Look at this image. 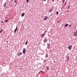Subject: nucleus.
Returning a JSON list of instances; mask_svg holds the SVG:
<instances>
[{
    "label": "nucleus",
    "instance_id": "1",
    "mask_svg": "<svg viewBox=\"0 0 77 77\" xmlns=\"http://www.w3.org/2000/svg\"><path fill=\"white\" fill-rule=\"evenodd\" d=\"M17 30H18V26H17L16 28L14 30V33H16V32H17Z\"/></svg>",
    "mask_w": 77,
    "mask_h": 77
},
{
    "label": "nucleus",
    "instance_id": "2",
    "mask_svg": "<svg viewBox=\"0 0 77 77\" xmlns=\"http://www.w3.org/2000/svg\"><path fill=\"white\" fill-rule=\"evenodd\" d=\"M47 19H48V18L47 17H45L44 18V20H45V21H46V20H47Z\"/></svg>",
    "mask_w": 77,
    "mask_h": 77
},
{
    "label": "nucleus",
    "instance_id": "3",
    "mask_svg": "<svg viewBox=\"0 0 77 77\" xmlns=\"http://www.w3.org/2000/svg\"><path fill=\"white\" fill-rule=\"evenodd\" d=\"M68 48L69 49H71V48H72V45L69 46L68 47Z\"/></svg>",
    "mask_w": 77,
    "mask_h": 77
},
{
    "label": "nucleus",
    "instance_id": "4",
    "mask_svg": "<svg viewBox=\"0 0 77 77\" xmlns=\"http://www.w3.org/2000/svg\"><path fill=\"white\" fill-rule=\"evenodd\" d=\"M18 56H21V55H22V53L20 52L18 54Z\"/></svg>",
    "mask_w": 77,
    "mask_h": 77
},
{
    "label": "nucleus",
    "instance_id": "5",
    "mask_svg": "<svg viewBox=\"0 0 77 77\" xmlns=\"http://www.w3.org/2000/svg\"><path fill=\"white\" fill-rule=\"evenodd\" d=\"M23 54H25V53H26V50L24 49L23 50Z\"/></svg>",
    "mask_w": 77,
    "mask_h": 77
},
{
    "label": "nucleus",
    "instance_id": "6",
    "mask_svg": "<svg viewBox=\"0 0 77 77\" xmlns=\"http://www.w3.org/2000/svg\"><path fill=\"white\" fill-rule=\"evenodd\" d=\"M25 15V14L24 13H23L21 14V17H24V15Z\"/></svg>",
    "mask_w": 77,
    "mask_h": 77
},
{
    "label": "nucleus",
    "instance_id": "7",
    "mask_svg": "<svg viewBox=\"0 0 77 77\" xmlns=\"http://www.w3.org/2000/svg\"><path fill=\"white\" fill-rule=\"evenodd\" d=\"M68 26V24H66V25L65 26V27H66L67 26Z\"/></svg>",
    "mask_w": 77,
    "mask_h": 77
},
{
    "label": "nucleus",
    "instance_id": "8",
    "mask_svg": "<svg viewBox=\"0 0 77 77\" xmlns=\"http://www.w3.org/2000/svg\"><path fill=\"white\" fill-rule=\"evenodd\" d=\"M6 2H5L4 5V7L5 8L6 7Z\"/></svg>",
    "mask_w": 77,
    "mask_h": 77
},
{
    "label": "nucleus",
    "instance_id": "9",
    "mask_svg": "<svg viewBox=\"0 0 77 77\" xmlns=\"http://www.w3.org/2000/svg\"><path fill=\"white\" fill-rule=\"evenodd\" d=\"M44 40L45 41V42H47V40L46 39H45Z\"/></svg>",
    "mask_w": 77,
    "mask_h": 77
},
{
    "label": "nucleus",
    "instance_id": "10",
    "mask_svg": "<svg viewBox=\"0 0 77 77\" xmlns=\"http://www.w3.org/2000/svg\"><path fill=\"white\" fill-rule=\"evenodd\" d=\"M27 43H28V41H27L26 43H25V45H27Z\"/></svg>",
    "mask_w": 77,
    "mask_h": 77
},
{
    "label": "nucleus",
    "instance_id": "11",
    "mask_svg": "<svg viewBox=\"0 0 77 77\" xmlns=\"http://www.w3.org/2000/svg\"><path fill=\"white\" fill-rule=\"evenodd\" d=\"M49 12H52V10L51 9L49 11Z\"/></svg>",
    "mask_w": 77,
    "mask_h": 77
},
{
    "label": "nucleus",
    "instance_id": "12",
    "mask_svg": "<svg viewBox=\"0 0 77 77\" xmlns=\"http://www.w3.org/2000/svg\"><path fill=\"white\" fill-rule=\"evenodd\" d=\"M56 14H57V15H58L59 14V12L58 11L56 12Z\"/></svg>",
    "mask_w": 77,
    "mask_h": 77
},
{
    "label": "nucleus",
    "instance_id": "13",
    "mask_svg": "<svg viewBox=\"0 0 77 77\" xmlns=\"http://www.w3.org/2000/svg\"><path fill=\"white\" fill-rule=\"evenodd\" d=\"M45 57L46 58L47 57H48V55H47V54H46Z\"/></svg>",
    "mask_w": 77,
    "mask_h": 77
},
{
    "label": "nucleus",
    "instance_id": "14",
    "mask_svg": "<svg viewBox=\"0 0 77 77\" xmlns=\"http://www.w3.org/2000/svg\"><path fill=\"white\" fill-rule=\"evenodd\" d=\"M43 36H44V34H42V37H43Z\"/></svg>",
    "mask_w": 77,
    "mask_h": 77
},
{
    "label": "nucleus",
    "instance_id": "15",
    "mask_svg": "<svg viewBox=\"0 0 77 77\" xmlns=\"http://www.w3.org/2000/svg\"><path fill=\"white\" fill-rule=\"evenodd\" d=\"M2 31H3V29H1V30L0 31V33H1V32H2Z\"/></svg>",
    "mask_w": 77,
    "mask_h": 77
},
{
    "label": "nucleus",
    "instance_id": "16",
    "mask_svg": "<svg viewBox=\"0 0 77 77\" xmlns=\"http://www.w3.org/2000/svg\"><path fill=\"white\" fill-rule=\"evenodd\" d=\"M63 1V3L64 2H65V0H62Z\"/></svg>",
    "mask_w": 77,
    "mask_h": 77
},
{
    "label": "nucleus",
    "instance_id": "17",
    "mask_svg": "<svg viewBox=\"0 0 77 77\" xmlns=\"http://www.w3.org/2000/svg\"><path fill=\"white\" fill-rule=\"evenodd\" d=\"M5 22L6 23H8V20H6V21H5Z\"/></svg>",
    "mask_w": 77,
    "mask_h": 77
},
{
    "label": "nucleus",
    "instance_id": "18",
    "mask_svg": "<svg viewBox=\"0 0 77 77\" xmlns=\"http://www.w3.org/2000/svg\"><path fill=\"white\" fill-rule=\"evenodd\" d=\"M48 45H49V47L50 46V44H49L48 43Z\"/></svg>",
    "mask_w": 77,
    "mask_h": 77
},
{
    "label": "nucleus",
    "instance_id": "19",
    "mask_svg": "<svg viewBox=\"0 0 77 77\" xmlns=\"http://www.w3.org/2000/svg\"><path fill=\"white\" fill-rule=\"evenodd\" d=\"M39 72H44L43 71H40Z\"/></svg>",
    "mask_w": 77,
    "mask_h": 77
},
{
    "label": "nucleus",
    "instance_id": "20",
    "mask_svg": "<svg viewBox=\"0 0 77 77\" xmlns=\"http://www.w3.org/2000/svg\"><path fill=\"white\" fill-rule=\"evenodd\" d=\"M29 1V0H27V3H28Z\"/></svg>",
    "mask_w": 77,
    "mask_h": 77
},
{
    "label": "nucleus",
    "instance_id": "21",
    "mask_svg": "<svg viewBox=\"0 0 77 77\" xmlns=\"http://www.w3.org/2000/svg\"><path fill=\"white\" fill-rule=\"evenodd\" d=\"M69 60V57H68L67 58V60Z\"/></svg>",
    "mask_w": 77,
    "mask_h": 77
},
{
    "label": "nucleus",
    "instance_id": "22",
    "mask_svg": "<svg viewBox=\"0 0 77 77\" xmlns=\"http://www.w3.org/2000/svg\"><path fill=\"white\" fill-rule=\"evenodd\" d=\"M47 69H49V67H47Z\"/></svg>",
    "mask_w": 77,
    "mask_h": 77
},
{
    "label": "nucleus",
    "instance_id": "23",
    "mask_svg": "<svg viewBox=\"0 0 77 77\" xmlns=\"http://www.w3.org/2000/svg\"><path fill=\"white\" fill-rule=\"evenodd\" d=\"M47 48H50V46H48Z\"/></svg>",
    "mask_w": 77,
    "mask_h": 77
},
{
    "label": "nucleus",
    "instance_id": "24",
    "mask_svg": "<svg viewBox=\"0 0 77 77\" xmlns=\"http://www.w3.org/2000/svg\"><path fill=\"white\" fill-rule=\"evenodd\" d=\"M66 5V2H65V4H64V6H65Z\"/></svg>",
    "mask_w": 77,
    "mask_h": 77
},
{
    "label": "nucleus",
    "instance_id": "25",
    "mask_svg": "<svg viewBox=\"0 0 77 77\" xmlns=\"http://www.w3.org/2000/svg\"><path fill=\"white\" fill-rule=\"evenodd\" d=\"M71 26V25H70V26H69V27H70Z\"/></svg>",
    "mask_w": 77,
    "mask_h": 77
},
{
    "label": "nucleus",
    "instance_id": "26",
    "mask_svg": "<svg viewBox=\"0 0 77 77\" xmlns=\"http://www.w3.org/2000/svg\"><path fill=\"white\" fill-rule=\"evenodd\" d=\"M16 2H17V1H14V2H15V3H16Z\"/></svg>",
    "mask_w": 77,
    "mask_h": 77
},
{
    "label": "nucleus",
    "instance_id": "27",
    "mask_svg": "<svg viewBox=\"0 0 77 77\" xmlns=\"http://www.w3.org/2000/svg\"><path fill=\"white\" fill-rule=\"evenodd\" d=\"M2 23H3V21H2Z\"/></svg>",
    "mask_w": 77,
    "mask_h": 77
},
{
    "label": "nucleus",
    "instance_id": "28",
    "mask_svg": "<svg viewBox=\"0 0 77 77\" xmlns=\"http://www.w3.org/2000/svg\"><path fill=\"white\" fill-rule=\"evenodd\" d=\"M47 0H44V1L45 2V1H46Z\"/></svg>",
    "mask_w": 77,
    "mask_h": 77
},
{
    "label": "nucleus",
    "instance_id": "29",
    "mask_svg": "<svg viewBox=\"0 0 77 77\" xmlns=\"http://www.w3.org/2000/svg\"><path fill=\"white\" fill-rule=\"evenodd\" d=\"M10 3H11V2H10Z\"/></svg>",
    "mask_w": 77,
    "mask_h": 77
}]
</instances>
